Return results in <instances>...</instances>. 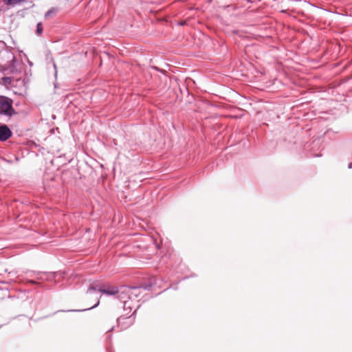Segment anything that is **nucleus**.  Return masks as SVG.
Here are the masks:
<instances>
[{
  "label": "nucleus",
  "instance_id": "nucleus-1",
  "mask_svg": "<svg viewBox=\"0 0 352 352\" xmlns=\"http://www.w3.org/2000/svg\"><path fill=\"white\" fill-rule=\"evenodd\" d=\"M2 56L7 59L6 63H0V72H8V73L14 74L18 72L16 67V59L12 52L5 50L2 53Z\"/></svg>",
  "mask_w": 352,
  "mask_h": 352
},
{
  "label": "nucleus",
  "instance_id": "nucleus-2",
  "mask_svg": "<svg viewBox=\"0 0 352 352\" xmlns=\"http://www.w3.org/2000/svg\"><path fill=\"white\" fill-rule=\"evenodd\" d=\"M13 100L6 96H0V115L12 117L16 114V111L13 108Z\"/></svg>",
  "mask_w": 352,
  "mask_h": 352
},
{
  "label": "nucleus",
  "instance_id": "nucleus-3",
  "mask_svg": "<svg viewBox=\"0 0 352 352\" xmlns=\"http://www.w3.org/2000/svg\"><path fill=\"white\" fill-rule=\"evenodd\" d=\"M99 291L103 294L107 296H116L118 292V287L110 285H98L96 284H91L89 287L87 293Z\"/></svg>",
  "mask_w": 352,
  "mask_h": 352
},
{
  "label": "nucleus",
  "instance_id": "nucleus-4",
  "mask_svg": "<svg viewBox=\"0 0 352 352\" xmlns=\"http://www.w3.org/2000/svg\"><path fill=\"white\" fill-rule=\"evenodd\" d=\"M130 291H131L130 287L123 285L118 287V292L116 295L117 298L124 303V309H129V313L132 310L131 303L127 300L130 299Z\"/></svg>",
  "mask_w": 352,
  "mask_h": 352
},
{
  "label": "nucleus",
  "instance_id": "nucleus-5",
  "mask_svg": "<svg viewBox=\"0 0 352 352\" xmlns=\"http://www.w3.org/2000/svg\"><path fill=\"white\" fill-rule=\"evenodd\" d=\"M134 311L132 314L131 312L127 313L126 316H121L117 319V326L120 331L126 329L131 327L135 321V318L133 316Z\"/></svg>",
  "mask_w": 352,
  "mask_h": 352
},
{
  "label": "nucleus",
  "instance_id": "nucleus-6",
  "mask_svg": "<svg viewBox=\"0 0 352 352\" xmlns=\"http://www.w3.org/2000/svg\"><path fill=\"white\" fill-rule=\"evenodd\" d=\"M12 131L7 125L0 126V140L6 141L12 135Z\"/></svg>",
  "mask_w": 352,
  "mask_h": 352
},
{
  "label": "nucleus",
  "instance_id": "nucleus-7",
  "mask_svg": "<svg viewBox=\"0 0 352 352\" xmlns=\"http://www.w3.org/2000/svg\"><path fill=\"white\" fill-rule=\"evenodd\" d=\"M131 290L129 292L130 300L137 298L141 294L142 287H131Z\"/></svg>",
  "mask_w": 352,
  "mask_h": 352
},
{
  "label": "nucleus",
  "instance_id": "nucleus-8",
  "mask_svg": "<svg viewBox=\"0 0 352 352\" xmlns=\"http://www.w3.org/2000/svg\"><path fill=\"white\" fill-rule=\"evenodd\" d=\"M13 80V77H3L0 80V84L4 86H8L12 84Z\"/></svg>",
  "mask_w": 352,
  "mask_h": 352
},
{
  "label": "nucleus",
  "instance_id": "nucleus-9",
  "mask_svg": "<svg viewBox=\"0 0 352 352\" xmlns=\"http://www.w3.org/2000/svg\"><path fill=\"white\" fill-rule=\"evenodd\" d=\"M57 12V10L54 8H50L45 14V18H48L52 15L56 14Z\"/></svg>",
  "mask_w": 352,
  "mask_h": 352
},
{
  "label": "nucleus",
  "instance_id": "nucleus-10",
  "mask_svg": "<svg viewBox=\"0 0 352 352\" xmlns=\"http://www.w3.org/2000/svg\"><path fill=\"white\" fill-rule=\"evenodd\" d=\"M43 33V25L41 23H38L36 25V34L41 35Z\"/></svg>",
  "mask_w": 352,
  "mask_h": 352
},
{
  "label": "nucleus",
  "instance_id": "nucleus-11",
  "mask_svg": "<svg viewBox=\"0 0 352 352\" xmlns=\"http://www.w3.org/2000/svg\"><path fill=\"white\" fill-rule=\"evenodd\" d=\"M99 303H100V300L98 299H97L96 304L94 305H93L92 307H91L90 308H89L88 309L96 307L99 305Z\"/></svg>",
  "mask_w": 352,
  "mask_h": 352
},
{
  "label": "nucleus",
  "instance_id": "nucleus-12",
  "mask_svg": "<svg viewBox=\"0 0 352 352\" xmlns=\"http://www.w3.org/2000/svg\"><path fill=\"white\" fill-rule=\"evenodd\" d=\"M348 167L349 168H352V162L349 164Z\"/></svg>",
  "mask_w": 352,
  "mask_h": 352
},
{
  "label": "nucleus",
  "instance_id": "nucleus-13",
  "mask_svg": "<svg viewBox=\"0 0 352 352\" xmlns=\"http://www.w3.org/2000/svg\"><path fill=\"white\" fill-rule=\"evenodd\" d=\"M30 283H32V284H34L36 283V282L34 280H30Z\"/></svg>",
  "mask_w": 352,
  "mask_h": 352
}]
</instances>
